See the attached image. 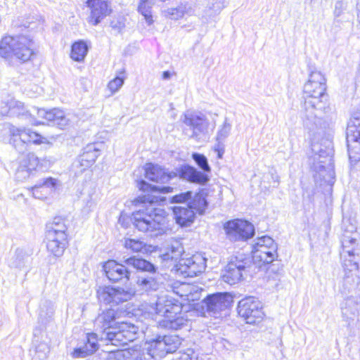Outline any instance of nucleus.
Here are the masks:
<instances>
[{
	"label": "nucleus",
	"mask_w": 360,
	"mask_h": 360,
	"mask_svg": "<svg viewBox=\"0 0 360 360\" xmlns=\"http://www.w3.org/2000/svg\"><path fill=\"white\" fill-rule=\"evenodd\" d=\"M224 0H213L210 8L216 12H219L224 7Z\"/></svg>",
	"instance_id": "864d4df0"
},
{
	"label": "nucleus",
	"mask_w": 360,
	"mask_h": 360,
	"mask_svg": "<svg viewBox=\"0 0 360 360\" xmlns=\"http://www.w3.org/2000/svg\"><path fill=\"white\" fill-rule=\"evenodd\" d=\"M86 4L91 10L87 20L93 25H97L111 13V8L105 0H86Z\"/></svg>",
	"instance_id": "a211bd4d"
},
{
	"label": "nucleus",
	"mask_w": 360,
	"mask_h": 360,
	"mask_svg": "<svg viewBox=\"0 0 360 360\" xmlns=\"http://www.w3.org/2000/svg\"><path fill=\"white\" fill-rule=\"evenodd\" d=\"M124 245L127 250L134 252L146 250L145 243L140 240L125 238Z\"/></svg>",
	"instance_id": "37998d69"
},
{
	"label": "nucleus",
	"mask_w": 360,
	"mask_h": 360,
	"mask_svg": "<svg viewBox=\"0 0 360 360\" xmlns=\"http://www.w3.org/2000/svg\"><path fill=\"white\" fill-rule=\"evenodd\" d=\"M10 143L20 153L27 150L30 143L40 144L43 143L42 137L37 132L25 127H17L11 124L9 128Z\"/></svg>",
	"instance_id": "1a4fd4ad"
},
{
	"label": "nucleus",
	"mask_w": 360,
	"mask_h": 360,
	"mask_svg": "<svg viewBox=\"0 0 360 360\" xmlns=\"http://www.w3.org/2000/svg\"><path fill=\"white\" fill-rule=\"evenodd\" d=\"M192 158L202 172L190 165H184L179 169V176L190 182L204 185L210 179L207 173L211 171L207 159L204 155L197 153H193Z\"/></svg>",
	"instance_id": "6e6552de"
},
{
	"label": "nucleus",
	"mask_w": 360,
	"mask_h": 360,
	"mask_svg": "<svg viewBox=\"0 0 360 360\" xmlns=\"http://www.w3.org/2000/svg\"><path fill=\"white\" fill-rule=\"evenodd\" d=\"M347 137L351 140L360 139V112L352 113L347 124Z\"/></svg>",
	"instance_id": "bb28decb"
},
{
	"label": "nucleus",
	"mask_w": 360,
	"mask_h": 360,
	"mask_svg": "<svg viewBox=\"0 0 360 360\" xmlns=\"http://www.w3.org/2000/svg\"><path fill=\"white\" fill-rule=\"evenodd\" d=\"M150 275L139 276L136 283L143 291H155L159 288L161 276L155 271L150 272Z\"/></svg>",
	"instance_id": "393cba45"
},
{
	"label": "nucleus",
	"mask_w": 360,
	"mask_h": 360,
	"mask_svg": "<svg viewBox=\"0 0 360 360\" xmlns=\"http://www.w3.org/2000/svg\"><path fill=\"white\" fill-rule=\"evenodd\" d=\"M98 299L105 304H118L130 300L135 295L131 288L99 286L96 291Z\"/></svg>",
	"instance_id": "ddd939ff"
},
{
	"label": "nucleus",
	"mask_w": 360,
	"mask_h": 360,
	"mask_svg": "<svg viewBox=\"0 0 360 360\" xmlns=\"http://www.w3.org/2000/svg\"><path fill=\"white\" fill-rule=\"evenodd\" d=\"M251 253L253 262L258 265L269 264L277 257V245L272 238L263 236L254 240Z\"/></svg>",
	"instance_id": "0eeeda50"
},
{
	"label": "nucleus",
	"mask_w": 360,
	"mask_h": 360,
	"mask_svg": "<svg viewBox=\"0 0 360 360\" xmlns=\"http://www.w3.org/2000/svg\"><path fill=\"white\" fill-rule=\"evenodd\" d=\"M186 11V6L181 5L177 8H169L167 9L165 11V15L172 20H179L184 17Z\"/></svg>",
	"instance_id": "c03bdc74"
},
{
	"label": "nucleus",
	"mask_w": 360,
	"mask_h": 360,
	"mask_svg": "<svg viewBox=\"0 0 360 360\" xmlns=\"http://www.w3.org/2000/svg\"><path fill=\"white\" fill-rule=\"evenodd\" d=\"M46 243L48 252L54 257H58L63 255L67 247L68 236L46 233Z\"/></svg>",
	"instance_id": "412c9836"
},
{
	"label": "nucleus",
	"mask_w": 360,
	"mask_h": 360,
	"mask_svg": "<svg viewBox=\"0 0 360 360\" xmlns=\"http://www.w3.org/2000/svg\"><path fill=\"white\" fill-rule=\"evenodd\" d=\"M29 255L21 248L15 249L14 253L8 260V265L11 268L22 269L25 266Z\"/></svg>",
	"instance_id": "c85d7f7f"
},
{
	"label": "nucleus",
	"mask_w": 360,
	"mask_h": 360,
	"mask_svg": "<svg viewBox=\"0 0 360 360\" xmlns=\"http://www.w3.org/2000/svg\"><path fill=\"white\" fill-rule=\"evenodd\" d=\"M228 238L231 241H245L255 234L254 226L245 220L235 219L224 225Z\"/></svg>",
	"instance_id": "dca6fc26"
},
{
	"label": "nucleus",
	"mask_w": 360,
	"mask_h": 360,
	"mask_svg": "<svg viewBox=\"0 0 360 360\" xmlns=\"http://www.w3.org/2000/svg\"><path fill=\"white\" fill-rule=\"evenodd\" d=\"M157 338H161V337L160 336H158ZM162 338H167V336L166 335H163Z\"/></svg>",
	"instance_id": "0e129e2a"
},
{
	"label": "nucleus",
	"mask_w": 360,
	"mask_h": 360,
	"mask_svg": "<svg viewBox=\"0 0 360 360\" xmlns=\"http://www.w3.org/2000/svg\"><path fill=\"white\" fill-rule=\"evenodd\" d=\"M223 340H224L225 342H228V340L226 339H222Z\"/></svg>",
	"instance_id": "338daca9"
},
{
	"label": "nucleus",
	"mask_w": 360,
	"mask_h": 360,
	"mask_svg": "<svg viewBox=\"0 0 360 360\" xmlns=\"http://www.w3.org/2000/svg\"><path fill=\"white\" fill-rule=\"evenodd\" d=\"M173 213L176 222L181 226H189L195 216V211L188 205L187 207L174 206Z\"/></svg>",
	"instance_id": "b1692460"
},
{
	"label": "nucleus",
	"mask_w": 360,
	"mask_h": 360,
	"mask_svg": "<svg viewBox=\"0 0 360 360\" xmlns=\"http://www.w3.org/2000/svg\"><path fill=\"white\" fill-rule=\"evenodd\" d=\"M326 82L321 72L314 71L304 86L303 123L311 131H318L326 127L323 118L328 104Z\"/></svg>",
	"instance_id": "7ed1b4c3"
},
{
	"label": "nucleus",
	"mask_w": 360,
	"mask_h": 360,
	"mask_svg": "<svg viewBox=\"0 0 360 360\" xmlns=\"http://www.w3.org/2000/svg\"><path fill=\"white\" fill-rule=\"evenodd\" d=\"M181 120L192 130L191 138L200 140L208 133L209 121L206 116L200 112L186 111Z\"/></svg>",
	"instance_id": "2eb2a0df"
},
{
	"label": "nucleus",
	"mask_w": 360,
	"mask_h": 360,
	"mask_svg": "<svg viewBox=\"0 0 360 360\" xmlns=\"http://www.w3.org/2000/svg\"><path fill=\"white\" fill-rule=\"evenodd\" d=\"M93 164L88 160L82 158L81 155L72 165V170L76 175L82 174L86 169L89 168Z\"/></svg>",
	"instance_id": "79ce46f5"
},
{
	"label": "nucleus",
	"mask_w": 360,
	"mask_h": 360,
	"mask_svg": "<svg viewBox=\"0 0 360 360\" xmlns=\"http://www.w3.org/2000/svg\"><path fill=\"white\" fill-rule=\"evenodd\" d=\"M224 140H217L216 143L214 146V150L217 153L219 158H222V156L225 151V145Z\"/></svg>",
	"instance_id": "603ef678"
},
{
	"label": "nucleus",
	"mask_w": 360,
	"mask_h": 360,
	"mask_svg": "<svg viewBox=\"0 0 360 360\" xmlns=\"http://www.w3.org/2000/svg\"><path fill=\"white\" fill-rule=\"evenodd\" d=\"M103 270L107 278L112 282H117L124 278L129 279L130 271L128 268L115 260L106 262L103 265Z\"/></svg>",
	"instance_id": "6ab92c4d"
},
{
	"label": "nucleus",
	"mask_w": 360,
	"mask_h": 360,
	"mask_svg": "<svg viewBox=\"0 0 360 360\" xmlns=\"http://www.w3.org/2000/svg\"><path fill=\"white\" fill-rule=\"evenodd\" d=\"M89 47L84 41L79 40L72 45L70 58L77 62L84 61L87 55Z\"/></svg>",
	"instance_id": "c756f323"
},
{
	"label": "nucleus",
	"mask_w": 360,
	"mask_h": 360,
	"mask_svg": "<svg viewBox=\"0 0 360 360\" xmlns=\"http://www.w3.org/2000/svg\"><path fill=\"white\" fill-rule=\"evenodd\" d=\"M162 76H163V78H164V79H169V77H170V73H169V72H168V71H165V72H163Z\"/></svg>",
	"instance_id": "bf43d9fd"
},
{
	"label": "nucleus",
	"mask_w": 360,
	"mask_h": 360,
	"mask_svg": "<svg viewBox=\"0 0 360 360\" xmlns=\"http://www.w3.org/2000/svg\"><path fill=\"white\" fill-rule=\"evenodd\" d=\"M34 55V41L27 35H7L0 41V56L4 58L14 57L25 63L31 60Z\"/></svg>",
	"instance_id": "20e7f679"
},
{
	"label": "nucleus",
	"mask_w": 360,
	"mask_h": 360,
	"mask_svg": "<svg viewBox=\"0 0 360 360\" xmlns=\"http://www.w3.org/2000/svg\"><path fill=\"white\" fill-rule=\"evenodd\" d=\"M96 205V202L92 200L91 199H90L87 202H86V206L89 207V208H93Z\"/></svg>",
	"instance_id": "13d9d810"
},
{
	"label": "nucleus",
	"mask_w": 360,
	"mask_h": 360,
	"mask_svg": "<svg viewBox=\"0 0 360 360\" xmlns=\"http://www.w3.org/2000/svg\"><path fill=\"white\" fill-rule=\"evenodd\" d=\"M183 252V246L179 243L175 242L168 249V251L162 255V257L164 261L174 262V266L181 259V257Z\"/></svg>",
	"instance_id": "7c9ffc66"
},
{
	"label": "nucleus",
	"mask_w": 360,
	"mask_h": 360,
	"mask_svg": "<svg viewBox=\"0 0 360 360\" xmlns=\"http://www.w3.org/2000/svg\"><path fill=\"white\" fill-rule=\"evenodd\" d=\"M41 188V184H37L32 188V195L35 198L41 199L44 197L39 193V189Z\"/></svg>",
	"instance_id": "6e6d98bb"
},
{
	"label": "nucleus",
	"mask_w": 360,
	"mask_h": 360,
	"mask_svg": "<svg viewBox=\"0 0 360 360\" xmlns=\"http://www.w3.org/2000/svg\"><path fill=\"white\" fill-rule=\"evenodd\" d=\"M206 259L200 254L194 255L188 258L181 259L173 266L172 271L176 276L194 277L205 271Z\"/></svg>",
	"instance_id": "9d476101"
},
{
	"label": "nucleus",
	"mask_w": 360,
	"mask_h": 360,
	"mask_svg": "<svg viewBox=\"0 0 360 360\" xmlns=\"http://www.w3.org/2000/svg\"><path fill=\"white\" fill-rule=\"evenodd\" d=\"M144 170L146 178L157 183H167L174 176L160 165L153 163L146 164Z\"/></svg>",
	"instance_id": "4be33fe9"
},
{
	"label": "nucleus",
	"mask_w": 360,
	"mask_h": 360,
	"mask_svg": "<svg viewBox=\"0 0 360 360\" xmlns=\"http://www.w3.org/2000/svg\"><path fill=\"white\" fill-rule=\"evenodd\" d=\"M38 165V158L32 153L27 154L20 161L19 167L16 171V178L20 181L27 179Z\"/></svg>",
	"instance_id": "aec40b11"
},
{
	"label": "nucleus",
	"mask_w": 360,
	"mask_h": 360,
	"mask_svg": "<svg viewBox=\"0 0 360 360\" xmlns=\"http://www.w3.org/2000/svg\"><path fill=\"white\" fill-rule=\"evenodd\" d=\"M340 262L343 275L338 291L343 297L340 304L341 317L347 327L359 323L360 304V238L355 231H345L342 237Z\"/></svg>",
	"instance_id": "f257e3e1"
},
{
	"label": "nucleus",
	"mask_w": 360,
	"mask_h": 360,
	"mask_svg": "<svg viewBox=\"0 0 360 360\" xmlns=\"http://www.w3.org/2000/svg\"><path fill=\"white\" fill-rule=\"evenodd\" d=\"M347 2L344 0H338L335 1L333 10V15L335 18H340L347 10Z\"/></svg>",
	"instance_id": "09e8293b"
},
{
	"label": "nucleus",
	"mask_w": 360,
	"mask_h": 360,
	"mask_svg": "<svg viewBox=\"0 0 360 360\" xmlns=\"http://www.w3.org/2000/svg\"><path fill=\"white\" fill-rule=\"evenodd\" d=\"M232 302L231 297L226 292H217L207 295L202 301V309L212 316L219 318L226 314V311Z\"/></svg>",
	"instance_id": "f8f14e48"
},
{
	"label": "nucleus",
	"mask_w": 360,
	"mask_h": 360,
	"mask_svg": "<svg viewBox=\"0 0 360 360\" xmlns=\"http://www.w3.org/2000/svg\"><path fill=\"white\" fill-rule=\"evenodd\" d=\"M193 193L191 191H186L179 194L174 195L169 198L171 203H184L192 199Z\"/></svg>",
	"instance_id": "49530a36"
},
{
	"label": "nucleus",
	"mask_w": 360,
	"mask_h": 360,
	"mask_svg": "<svg viewBox=\"0 0 360 360\" xmlns=\"http://www.w3.org/2000/svg\"><path fill=\"white\" fill-rule=\"evenodd\" d=\"M128 266H131L137 270L152 272L155 271V268L150 262L140 258L134 257H129L124 261Z\"/></svg>",
	"instance_id": "72a5a7b5"
},
{
	"label": "nucleus",
	"mask_w": 360,
	"mask_h": 360,
	"mask_svg": "<svg viewBox=\"0 0 360 360\" xmlns=\"http://www.w3.org/2000/svg\"><path fill=\"white\" fill-rule=\"evenodd\" d=\"M348 153L351 161L358 162L360 160V139L351 140L347 138Z\"/></svg>",
	"instance_id": "e433bc0d"
},
{
	"label": "nucleus",
	"mask_w": 360,
	"mask_h": 360,
	"mask_svg": "<svg viewBox=\"0 0 360 360\" xmlns=\"http://www.w3.org/2000/svg\"><path fill=\"white\" fill-rule=\"evenodd\" d=\"M98 339H86L83 346L75 348L71 353L72 358H84L94 353L98 348Z\"/></svg>",
	"instance_id": "a878e982"
},
{
	"label": "nucleus",
	"mask_w": 360,
	"mask_h": 360,
	"mask_svg": "<svg viewBox=\"0 0 360 360\" xmlns=\"http://www.w3.org/2000/svg\"><path fill=\"white\" fill-rule=\"evenodd\" d=\"M238 313L248 324L259 323L264 316L262 304L255 297H248L241 300L238 304Z\"/></svg>",
	"instance_id": "9b49d317"
},
{
	"label": "nucleus",
	"mask_w": 360,
	"mask_h": 360,
	"mask_svg": "<svg viewBox=\"0 0 360 360\" xmlns=\"http://www.w3.org/2000/svg\"><path fill=\"white\" fill-rule=\"evenodd\" d=\"M93 335H94L93 338H97V335L96 334H93Z\"/></svg>",
	"instance_id": "69168bd1"
},
{
	"label": "nucleus",
	"mask_w": 360,
	"mask_h": 360,
	"mask_svg": "<svg viewBox=\"0 0 360 360\" xmlns=\"http://www.w3.org/2000/svg\"><path fill=\"white\" fill-rule=\"evenodd\" d=\"M231 129V124L227 122V119H226L217 132L216 139L225 141L226 139L229 136Z\"/></svg>",
	"instance_id": "a18cd8bd"
},
{
	"label": "nucleus",
	"mask_w": 360,
	"mask_h": 360,
	"mask_svg": "<svg viewBox=\"0 0 360 360\" xmlns=\"http://www.w3.org/2000/svg\"><path fill=\"white\" fill-rule=\"evenodd\" d=\"M119 318L116 310L109 309L97 317L96 324L101 325V328L107 338H130L138 333V326L127 321H117Z\"/></svg>",
	"instance_id": "39448f33"
},
{
	"label": "nucleus",
	"mask_w": 360,
	"mask_h": 360,
	"mask_svg": "<svg viewBox=\"0 0 360 360\" xmlns=\"http://www.w3.org/2000/svg\"><path fill=\"white\" fill-rule=\"evenodd\" d=\"M164 200V198L150 193L139 196L134 200V204L139 205L140 208L134 212L131 217L121 214L119 223L127 228L128 221H130L139 231L154 236L163 234L167 229L166 212L155 205Z\"/></svg>",
	"instance_id": "f03ea898"
},
{
	"label": "nucleus",
	"mask_w": 360,
	"mask_h": 360,
	"mask_svg": "<svg viewBox=\"0 0 360 360\" xmlns=\"http://www.w3.org/2000/svg\"><path fill=\"white\" fill-rule=\"evenodd\" d=\"M55 312L54 304L48 300L44 301L41 307L39 314V321L42 324H46L52 320Z\"/></svg>",
	"instance_id": "f704fd0d"
},
{
	"label": "nucleus",
	"mask_w": 360,
	"mask_h": 360,
	"mask_svg": "<svg viewBox=\"0 0 360 360\" xmlns=\"http://www.w3.org/2000/svg\"><path fill=\"white\" fill-rule=\"evenodd\" d=\"M181 339H153L151 346L160 356L176 351L181 345Z\"/></svg>",
	"instance_id": "5701e85b"
},
{
	"label": "nucleus",
	"mask_w": 360,
	"mask_h": 360,
	"mask_svg": "<svg viewBox=\"0 0 360 360\" xmlns=\"http://www.w3.org/2000/svg\"><path fill=\"white\" fill-rule=\"evenodd\" d=\"M138 186L140 190L143 191H159L162 193H172L174 191V188L171 186H152L147 183L146 181L141 180L138 183Z\"/></svg>",
	"instance_id": "ea45409f"
},
{
	"label": "nucleus",
	"mask_w": 360,
	"mask_h": 360,
	"mask_svg": "<svg viewBox=\"0 0 360 360\" xmlns=\"http://www.w3.org/2000/svg\"><path fill=\"white\" fill-rule=\"evenodd\" d=\"M99 155V150L96 147L95 144H89L84 148V152L81 156L89 162L94 164Z\"/></svg>",
	"instance_id": "a19ab883"
},
{
	"label": "nucleus",
	"mask_w": 360,
	"mask_h": 360,
	"mask_svg": "<svg viewBox=\"0 0 360 360\" xmlns=\"http://www.w3.org/2000/svg\"><path fill=\"white\" fill-rule=\"evenodd\" d=\"M157 316L163 318L158 320L162 326L173 327L174 321L176 320L177 315L181 311V307L176 303H174L171 300H166L163 297L159 298L155 304V307H152ZM158 317H155L157 319Z\"/></svg>",
	"instance_id": "4468645a"
},
{
	"label": "nucleus",
	"mask_w": 360,
	"mask_h": 360,
	"mask_svg": "<svg viewBox=\"0 0 360 360\" xmlns=\"http://www.w3.org/2000/svg\"><path fill=\"white\" fill-rule=\"evenodd\" d=\"M195 354V349L187 348L186 350H181L176 353L173 360H193Z\"/></svg>",
	"instance_id": "de8ad7c7"
},
{
	"label": "nucleus",
	"mask_w": 360,
	"mask_h": 360,
	"mask_svg": "<svg viewBox=\"0 0 360 360\" xmlns=\"http://www.w3.org/2000/svg\"><path fill=\"white\" fill-rule=\"evenodd\" d=\"M34 336H38V335H39V334L37 332V330H34Z\"/></svg>",
	"instance_id": "680f3d73"
},
{
	"label": "nucleus",
	"mask_w": 360,
	"mask_h": 360,
	"mask_svg": "<svg viewBox=\"0 0 360 360\" xmlns=\"http://www.w3.org/2000/svg\"><path fill=\"white\" fill-rule=\"evenodd\" d=\"M42 122H37L36 123H32L34 125H37V124H41Z\"/></svg>",
	"instance_id": "e2e57ef3"
},
{
	"label": "nucleus",
	"mask_w": 360,
	"mask_h": 360,
	"mask_svg": "<svg viewBox=\"0 0 360 360\" xmlns=\"http://www.w3.org/2000/svg\"><path fill=\"white\" fill-rule=\"evenodd\" d=\"M311 158L314 160L313 165L319 172L328 169L333 172L332 155L333 143L328 139H322L321 141L313 139L311 142Z\"/></svg>",
	"instance_id": "423d86ee"
},
{
	"label": "nucleus",
	"mask_w": 360,
	"mask_h": 360,
	"mask_svg": "<svg viewBox=\"0 0 360 360\" xmlns=\"http://www.w3.org/2000/svg\"><path fill=\"white\" fill-rule=\"evenodd\" d=\"M155 2V0H141L139 5V12L144 17L148 25L153 22L151 8Z\"/></svg>",
	"instance_id": "c9c22d12"
},
{
	"label": "nucleus",
	"mask_w": 360,
	"mask_h": 360,
	"mask_svg": "<svg viewBox=\"0 0 360 360\" xmlns=\"http://www.w3.org/2000/svg\"><path fill=\"white\" fill-rule=\"evenodd\" d=\"M124 84V79L120 77H116L109 82L108 89L112 94L116 93Z\"/></svg>",
	"instance_id": "8fccbe9b"
},
{
	"label": "nucleus",
	"mask_w": 360,
	"mask_h": 360,
	"mask_svg": "<svg viewBox=\"0 0 360 360\" xmlns=\"http://www.w3.org/2000/svg\"><path fill=\"white\" fill-rule=\"evenodd\" d=\"M33 110L34 111H36L37 112V115L39 118H43L44 120H46V113H47V110L44 109V108H33Z\"/></svg>",
	"instance_id": "4d7b16f0"
},
{
	"label": "nucleus",
	"mask_w": 360,
	"mask_h": 360,
	"mask_svg": "<svg viewBox=\"0 0 360 360\" xmlns=\"http://www.w3.org/2000/svg\"><path fill=\"white\" fill-rule=\"evenodd\" d=\"M67 231L65 220L61 217H55L53 221L47 225L46 233L68 236Z\"/></svg>",
	"instance_id": "473e14b6"
},
{
	"label": "nucleus",
	"mask_w": 360,
	"mask_h": 360,
	"mask_svg": "<svg viewBox=\"0 0 360 360\" xmlns=\"http://www.w3.org/2000/svg\"><path fill=\"white\" fill-rule=\"evenodd\" d=\"M34 345L35 346L36 352H41L43 354V357L46 356V354L49 352V347L46 343L39 342V339H37L34 342Z\"/></svg>",
	"instance_id": "3c124183"
},
{
	"label": "nucleus",
	"mask_w": 360,
	"mask_h": 360,
	"mask_svg": "<svg viewBox=\"0 0 360 360\" xmlns=\"http://www.w3.org/2000/svg\"><path fill=\"white\" fill-rule=\"evenodd\" d=\"M1 114L2 115H22L25 116L26 117H32V112L28 111L25 112L23 108V104L21 102L18 101H11L10 103L8 110H6V107H5V109L2 108L1 110Z\"/></svg>",
	"instance_id": "2f4dec72"
},
{
	"label": "nucleus",
	"mask_w": 360,
	"mask_h": 360,
	"mask_svg": "<svg viewBox=\"0 0 360 360\" xmlns=\"http://www.w3.org/2000/svg\"><path fill=\"white\" fill-rule=\"evenodd\" d=\"M116 360H142V354L140 351L129 349L118 350L114 354Z\"/></svg>",
	"instance_id": "58836bf2"
},
{
	"label": "nucleus",
	"mask_w": 360,
	"mask_h": 360,
	"mask_svg": "<svg viewBox=\"0 0 360 360\" xmlns=\"http://www.w3.org/2000/svg\"><path fill=\"white\" fill-rule=\"evenodd\" d=\"M250 265L249 258L243 255L236 256L232 258L225 267L222 275L223 281L230 285H233L240 281L243 271Z\"/></svg>",
	"instance_id": "f3484780"
},
{
	"label": "nucleus",
	"mask_w": 360,
	"mask_h": 360,
	"mask_svg": "<svg viewBox=\"0 0 360 360\" xmlns=\"http://www.w3.org/2000/svg\"><path fill=\"white\" fill-rule=\"evenodd\" d=\"M41 188L46 187V188H55L56 185V180L53 178L49 177L44 180H43L42 183H40Z\"/></svg>",
	"instance_id": "5fc2aeb1"
},
{
	"label": "nucleus",
	"mask_w": 360,
	"mask_h": 360,
	"mask_svg": "<svg viewBox=\"0 0 360 360\" xmlns=\"http://www.w3.org/2000/svg\"><path fill=\"white\" fill-rule=\"evenodd\" d=\"M207 200L202 193H196L188 204V205L195 211V213L198 212L200 214L203 213L204 210L207 207Z\"/></svg>",
	"instance_id": "4c0bfd02"
},
{
	"label": "nucleus",
	"mask_w": 360,
	"mask_h": 360,
	"mask_svg": "<svg viewBox=\"0 0 360 360\" xmlns=\"http://www.w3.org/2000/svg\"><path fill=\"white\" fill-rule=\"evenodd\" d=\"M101 340H103V339H100ZM107 340H109L110 342H120V339H117V338H115V339H106ZM112 344H114L113 342H112Z\"/></svg>",
	"instance_id": "052dcab7"
},
{
	"label": "nucleus",
	"mask_w": 360,
	"mask_h": 360,
	"mask_svg": "<svg viewBox=\"0 0 360 360\" xmlns=\"http://www.w3.org/2000/svg\"><path fill=\"white\" fill-rule=\"evenodd\" d=\"M46 120L51 122L53 125H56L60 129L66 127L69 122L64 112L57 108L47 110Z\"/></svg>",
	"instance_id": "cd10ccee"
}]
</instances>
